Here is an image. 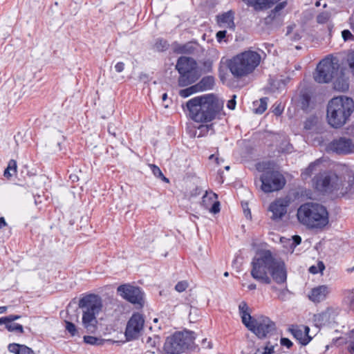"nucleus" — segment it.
Masks as SVG:
<instances>
[{"instance_id":"nucleus-27","label":"nucleus","mask_w":354,"mask_h":354,"mask_svg":"<svg viewBox=\"0 0 354 354\" xmlns=\"http://www.w3.org/2000/svg\"><path fill=\"white\" fill-rule=\"evenodd\" d=\"M287 6V2L286 1L280 2L278 3L274 8L271 10L269 18L272 19H274L281 15V11Z\"/></svg>"},{"instance_id":"nucleus-11","label":"nucleus","mask_w":354,"mask_h":354,"mask_svg":"<svg viewBox=\"0 0 354 354\" xmlns=\"http://www.w3.org/2000/svg\"><path fill=\"white\" fill-rule=\"evenodd\" d=\"M339 65L337 61L329 58L322 60L317 66L314 75L318 83H328L338 75Z\"/></svg>"},{"instance_id":"nucleus-24","label":"nucleus","mask_w":354,"mask_h":354,"mask_svg":"<svg viewBox=\"0 0 354 354\" xmlns=\"http://www.w3.org/2000/svg\"><path fill=\"white\" fill-rule=\"evenodd\" d=\"M321 163L320 160H317L314 162H312L309 166L301 173V177L304 180L310 177L314 171L319 170V165Z\"/></svg>"},{"instance_id":"nucleus-23","label":"nucleus","mask_w":354,"mask_h":354,"mask_svg":"<svg viewBox=\"0 0 354 354\" xmlns=\"http://www.w3.org/2000/svg\"><path fill=\"white\" fill-rule=\"evenodd\" d=\"M10 352L15 354H35L34 351L25 345L11 344L8 346Z\"/></svg>"},{"instance_id":"nucleus-10","label":"nucleus","mask_w":354,"mask_h":354,"mask_svg":"<svg viewBox=\"0 0 354 354\" xmlns=\"http://www.w3.org/2000/svg\"><path fill=\"white\" fill-rule=\"evenodd\" d=\"M176 68L180 75L178 79V84L180 86H185L194 83L201 75L197 68V63L193 58L180 57L178 59Z\"/></svg>"},{"instance_id":"nucleus-12","label":"nucleus","mask_w":354,"mask_h":354,"mask_svg":"<svg viewBox=\"0 0 354 354\" xmlns=\"http://www.w3.org/2000/svg\"><path fill=\"white\" fill-rule=\"evenodd\" d=\"M261 189L264 192L269 193L278 191L283 187L286 180L278 171H266L261 177Z\"/></svg>"},{"instance_id":"nucleus-53","label":"nucleus","mask_w":354,"mask_h":354,"mask_svg":"<svg viewBox=\"0 0 354 354\" xmlns=\"http://www.w3.org/2000/svg\"><path fill=\"white\" fill-rule=\"evenodd\" d=\"M108 131L110 134L113 135L114 137H116V132L113 124H110L109 125Z\"/></svg>"},{"instance_id":"nucleus-22","label":"nucleus","mask_w":354,"mask_h":354,"mask_svg":"<svg viewBox=\"0 0 354 354\" xmlns=\"http://www.w3.org/2000/svg\"><path fill=\"white\" fill-rule=\"evenodd\" d=\"M198 92L210 90L214 87V78L212 76H206L197 84H196Z\"/></svg>"},{"instance_id":"nucleus-44","label":"nucleus","mask_w":354,"mask_h":354,"mask_svg":"<svg viewBox=\"0 0 354 354\" xmlns=\"http://www.w3.org/2000/svg\"><path fill=\"white\" fill-rule=\"evenodd\" d=\"M212 125H201L198 127V130L200 131V133L198 136V137H201L205 135L211 128Z\"/></svg>"},{"instance_id":"nucleus-19","label":"nucleus","mask_w":354,"mask_h":354,"mask_svg":"<svg viewBox=\"0 0 354 354\" xmlns=\"http://www.w3.org/2000/svg\"><path fill=\"white\" fill-rule=\"evenodd\" d=\"M145 343L143 354H156L159 351L160 337L158 335L148 337Z\"/></svg>"},{"instance_id":"nucleus-62","label":"nucleus","mask_w":354,"mask_h":354,"mask_svg":"<svg viewBox=\"0 0 354 354\" xmlns=\"http://www.w3.org/2000/svg\"><path fill=\"white\" fill-rule=\"evenodd\" d=\"M244 213H245V215L246 217H248V216H251V213H250V211L249 209H244Z\"/></svg>"},{"instance_id":"nucleus-36","label":"nucleus","mask_w":354,"mask_h":354,"mask_svg":"<svg viewBox=\"0 0 354 354\" xmlns=\"http://www.w3.org/2000/svg\"><path fill=\"white\" fill-rule=\"evenodd\" d=\"M330 17L329 12L325 11L318 15L317 17V21L319 24H325L326 23Z\"/></svg>"},{"instance_id":"nucleus-38","label":"nucleus","mask_w":354,"mask_h":354,"mask_svg":"<svg viewBox=\"0 0 354 354\" xmlns=\"http://www.w3.org/2000/svg\"><path fill=\"white\" fill-rule=\"evenodd\" d=\"M168 44L165 40L159 39L155 44V48L159 51L165 50L167 48Z\"/></svg>"},{"instance_id":"nucleus-47","label":"nucleus","mask_w":354,"mask_h":354,"mask_svg":"<svg viewBox=\"0 0 354 354\" xmlns=\"http://www.w3.org/2000/svg\"><path fill=\"white\" fill-rule=\"evenodd\" d=\"M281 344L282 346L287 347L288 348H290L292 346V342L289 339L286 337H282L281 339Z\"/></svg>"},{"instance_id":"nucleus-39","label":"nucleus","mask_w":354,"mask_h":354,"mask_svg":"<svg viewBox=\"0 0 354 354\" xmlns=\"http://www.w3.org/2000/svg\"><path fill=\"white\" fill-rule=\"evenodd\" d=\"M346 62L349 66V68L351 70L352 73L354 74V51L350 52L346 57Z\"/></svg>"},{"instance_id":"nucleus-29","label":"nucleus","mask_w":354,"mask_h":354,"mask_svg":"<svg viewBox=\"0 0 354 354\" xmlns=\"http://www.w3.org/2000/svg\"><path fill=\"white\" fill-rule=\"evenodd\" d=\"M10 171H12L14 174L17 171V162L14 160H10L9 161L8 167L4 171V176L6 177L12 176L13 174L10 173Z\"/></svg>"},{"instance_id":"nucleus-41","label":"nucleus","mask_w":354,"mask_h":354,"mask_svg":"<svg viewBox=\"0 0 354 354\" xmlns=\"http://www.w3.org/2000/svg\"><path fill=\"white\" fill-rule=\"evenodd\" d=\"M274 353V346L268 344L265 346L264 351H262L260 349H258L255 354H272Z\"/></svg>"},{"instance_id":"nucleus-45","label":"nucleus","mask_w":354,"mask_h":354,"mask_svg":"<svg viewBox=\"0 0 354 354\" xmlns=\"http://www.w3.org/2000/svg\"><path fill=\"white\" fill-rule=\"evenodd\" d=\"M220 204L218 201H216V200L212 204V207L210 208V212L216 214L220 211Z\"/></svg>"},{"instance_id":"nucleus-33","label":"nucleus","mask_w":354,"mask_h":354,"mask_svg":"<svg viewBox=\"0 0 354 354\" xmlns=\"http://www.w3.org/2000/svg\"><path fill=\"white\" fill-rule=\"evenodd\" d=\"M65 328L66 330L71 335V336L78 335V331L74 324L68 321H65Z\"/></svg>"},{"instance_id":"nucleus-63","label":"nucleus","mask_w":354,"mask_h":354,"mask_svg":"<svg viewBox=\"0 0 354 354\" xmlns=\"http://www.w3.org/2000/svg\"><path fill=\"white\" fill-rule=\"evenodd\" d=\"M70 178L73 180V181H75L78 179V177L76 176V175H71L70 176Z\"/></svg>"},{"instance_id":"nucleus-20","label":"nucleus","mask_w":354,"mask_h":354,"mask_svg":"<svg viewBox=\"0 0 354 354\" xmlns=\"http://www.w3.org/2000/svg\"><path fill=\"white\" fill-rule=\"evenodd\" d=\"M218 22L220 26L227 28L229 29L234 28V13L228 11L218 17Z\"/></svg>"},{"instance_id":"nucleus-14","label":"nucleus","mask_w":354,"mask_h":354,"mask_svg":"<svg viewBox=\"0 0 354 354\" xmlns=\"http://www.w3.org/2000/svg\"><path fill=\"white\" fill-rule=\"evenodd\" d=\"M326 149L338 154H348L354 151V143L349 138L339 137L328 143Z\"/></svg>"},{"instance_id":"nucleus-32","label":"nucleus","mask_w":354,"mask_h":354,"mask_svg":"<svg viewBox=\"0 0 354 354\" xmlns=\"http://www.w3.org/2000/svg\"><path fill=\"white\" fill-rule=\"evenodd\" d=\"M318 122V118L316 116H310L306 119L304 122V128L306 129H311L314 126L317 124Z\"/></svg>"},{"instance_id":"nucleus-28","label":"nucleus","mask_w":354,"mask_h":354,"mask_svg":"<svg viewBox=\"0 0 354 354\" xmlns=\"http://www.w3.org/2000/svg\"><path fill=\"white\" fill-rule=\"evenodd\" d=\"M198 93L196 85L194 84L185 89H182L179 91V95L183 97H187L192 94Z\"/></svg>"},{"instance_id":"nucleus-13","label":"nucleus","mask_w":354,"mask_h":354,"mask_svg":"<svg viewBox=\"0 0 354 354\" xmlns=\"http://www.w3.org/2000/svg\"><path fill=\"white\" fill-rule=\"evenodd\" d=\"M118 292L129 302L138 304L140 307L143 306V292L139 288L124 284L118 288Z\"/></svg>"},{"instance_id":"nucleus-58","label":"nucleus","mask_w":354,"mask_h":354,"mask_svg":"<svg viewBox=\"0 0 354 354\" xmlns=\"http://www.w3.org/2000/svg\"><path fill=\"white\" fill-rule=\"evenodd\" d=\"M6 323H8V317H3L0 318V325L5 324L6 325Z\"/></svg>"},{"instance_id":"nucleus-64","label":"nucleus","mask_w":354,"mask_h":354,"mask_svg":"<svg viewBox=\"0 0 354 354\" xmlns=\"http://www.w3.org/2000/svg\"><path fill=\"white\" fill-rule=\"evenodd\" d=\"M160 178H161L163 181H165V182H166V183H169V179H168L167 178H166L163 174H162V176L160 177Z\"/></svg>"},{"instance_id":"nucleus-42","label":"nucleus","mask_w":354,"mask_h":354,"mask_svg":"<svg viewBox=\"0 0 354 354\" xmlns=\"http://www.w3.org/2000/svg\"><path fill=\"white\" fill-rule=\"evenodd\" d=\"M149 167L155 176L160 178L162 176L163 174L158 166L151 164Z\"/></svg>"},{"instance_id":"nucleus-61","label":"nucleus","mask_w":354,"mask_h":354,"mask_svg":"<svg viewBox=\"0 0 354 354\" xmlns=\"http://www.w3.org/2000/svg\"><path fill=\"white\" fill-rule=\"evenodd\" d=\"M7 307L6 306H0V314H3L4 313L6 312L7 310Z\"/></svg>"},{"instance_id":"nucleus-16","label":"nucleus","mask_w":354,"mask_h":354,"mask_svg":"<svg viewBox=\"0 0 354 354\" xmlns=\"http://www.w3.org/2000/svg\"><path fill=\"white\" fill-rule=\"evenodd\" d=\"M144 323V318L140 314H133L127 324L125 330L127 339L130 341L137 339L143 329Z\"/></svg>"},{"instance_id":"nucleus-5","label":"nucleus","mask_w":354,"mask_h":354,"mask_svg":"<svg viewBox=\"0 0 354 354\" xmlns=\"http://www.w3.org/2000/svg\"><path fill=\"white\" fill-rule=\"evenodd\" d=\"M297 217L299 223L309 228H322L328 223V213L322 205L306 203L297 209Z\"/></svg>"},{"instance_id":"nucleus-52","label":"nucleus","mask_w":354,"mask_h":354,"mask_svg":"<svg viewBox=\"0 0 354 354\" xmlns=\"http://www.w3.org/2000/svg\"><path fill=\"white\" fill-rule=\"evenodd\" d=\"M348 298L351 304L354 303V289L346 292Z\"/></svg>"},{"instance_id":"nucleus-25","label":"nucleus","mask_w":354,"mask_h":354,"mask_svg":"<svg viewBox=\"0 0 354 354\" xmlns=\"http://www.w3.org/2000/svg\"><path fill=\"white\" fill-rule=\"evenodd\" d=\"M268 100L267 97H263L260 99L259 101L254 102V113L257 114L263 113L267 109Z\"/></svg>"},{"instance_id":"nucleus-54","label":"nucleus","mask_w":354,"mask_h":354,"mask_svg":"<svg viewBox=\"0 0 354 354\" xmlns=\"http://www.w3.org/2000/svg\"><path fill=\"white\" fill-rule=\"evenodd\" d=\"M20 317H21V316H19V315H10L8 316V322L12 323V322L19 319Z\"/></svg>"},{"instance_id":"nucleus-6","label":"nucleus","mask_w":354,"mask_h":354,"mask_svg":"<svg viewBox=\"0 0 354 354\" xmlns=\"http://www.w3.org/2000/svg\"><path fill=\"white\" fill-rule=\"evenodd\" d=\"M239 310L243 324L259 338L268 337L274 332V323L268 317L261 316L253 318L250 315V308L245 301L240 303Z\"/></svg>"},{"instance_id":"nucleus-18","label":"nucleus","mask_w":354,"mask_h":354,"mask_svg":"<svg viewBox=\"0 0 354 354\" xmlns=\"http://www.w3.org/2000/svg\"><path fill=\"white\" fill-rule=\"evenodd\" d=\"M328 293L329 288L327 286H319L312 289L308 297L313 302H320L326 298Z\"/></svg>"},{"instance_id":"nucleus-17","label":"nucleus","mask_w":354,"mask_h":354,"mask_svg":"<svg viewBox=\"0 0 354 354\" xmlns=\"http://www.w3.org/2000/svg\"><path fill=\"white\" fill-rule=\"evenodd\" d=\"M290 330L293 336L303 345L308 344L312 339L308 335L310 329L308 326H293Z\"/></svg>"},{"instance_id":"nucleus-34","label":"nucleus","mask_w":354,"mask_h":354,"mask_svg":"<svg viewBox=\"0 0 354 354\" xmlns=\"http://www.w3.org/2000/svg\"><path fill=\"white\" fill-rule=\"evenodd\" d=\"M329 317H330V313L328 311L323 312V313L315 316V322L317 324L319 323V324H322V322L328 320Z\"/></svg>"},{"instance_id":"nucleus-60","label":"nucleus","mask_w":354,"mask_h":354,"mask_svg":"<svg viewBox=\"0 0 354 354\" xmlns=\"http://www.w3.org/2000/svg\"><path fill=\"white\" fill-rule=\"evenodd\" d=\"M257 288V285L255 283H251L248 285V288L249 290H254Z\"/></svg>"},{"instance_id":"nucleus-46","label":"nucleus","mask_w":354,"mask_h":354,"mask_svg":"<svg viewBox=\"0 0 354 354\" xmlns=\"http://www.w3.org/2000/svg\"><path fill=\"white\" fill-rule=\"evenodd\" d=\"M301 239L298 235H295L292 236V243L291 246L296 247L297 245H299L301 243Z\"/></svg>"},{"instance_id":"nucleus-7","label":"nucleus","mask_w":354,"mask_h":354,"mask_svg":"<svg viewBox=\"0 0 354 354\" xmlns=\"http://www.w3.org/2000/svg\"><path fill=\"white\" fill-rule=\"evenodd\" d=\"M78 306L82 311L84 327L88 332H94L97 328V316L102 308L101 297L95 294L85 295L80 299Z\"/></svg>"},{"instance_id":"nucleus-4","label":"nucleus","mask_w":354,"mask_h":354,"mask_svg":"<svg viewBox=\"0 0 354 354\" xmlns=\"http://www.w3.org/2000/svg\"><path fill=\"white\" fill-rule=\"evenodd\" d=\"M261 62V55L248 50L227 60V66L235 78H243L252 74Z\"/></svg>"},{"instance_id":"nucleus-3","label":"nucleus","mask_w":354,"mask_h":354,"mask_svg":"<svg viewBox=\"0 0 354 354\" xmlns=\"http://www.w3.org/2000/svg\"><path fill=\"white\" fill-rule=\"evenodd\" d=\"M354 112L352 98L341 95L332 98L328 103L326 120L328 124L335 129L343 127Z\"/></svg>"},{"instance_id":"nucleus-43","label":"nucleus","mask_w":354,"mask_h":354,"mask_svg":"<svg viewBox=\"0 0 354 354\" xmlns=\"http://www.w3.org/2000/svg\"><path fill=\"white\" fill-rule=\"evenodd\" d=\"M342 36L344 41L354 40V35L348 30H344Z\"/></svg>"},{"instance_id":"nucleus-26","label":"nucleus","mask_w":354,"mask_h":354,"mask_svg":"<svg viewBox=\"0 0 354 354\" xmlns=\"http://www.w3.org/2000/svg\"><path fill=\"white\" fill-rule=\"evenodd\" d=\"M217 195L214 193L206 192L205 194L203 196L201 204L206 208H208L210 205H212L214 201L216 199Z\"/></svg>"},{"instance_id":"nucleus-49","label":"nucleus","mask_w":354,"mask_h":354,"mask_svg":"<svg viewBox=\"0 0 354 354\" xmlns=\"http://www.w3.org/2000/svg\"><path fill=\"white\" fill-rule=\"evenodd\" d=\"M202 348H212V342L210 341H207V339H203L201 342Z\"/></svg>"},{"instance_id":"nucleus-8","label":"nucleus","mask_w":354,"mask_h":354,"mask_svg":"<svg viewBox=\"0 0 354 354\" xmlns=\"http://www.w3.org/2000/svg\"><path fill=\"white\" fill-rule=\"evenodd\" d=\"M195 337L191 331L176 332L167 337L162 347L164 354H182L193 348Z\"/></svg>"},{"instance_id":"nucleus-55","label":"nucleus","mask_w":354,"mask_h":354,"mask_svg":"<svg viewBox=\"0 0 354 354\" xmlns=\"http://www.w3.org/2000/svg\"><path fill=\"white\" fill-rule=\"evenodd\" d=\"M158 321L159 320H158V318L153 319V325L152 326H151V328H152L153 327L154 328H157L158 330H160L162 328V326L161 325H158Z\"/></svg>"},{"instance_id":"nucleus-15","label":"nucleus","mask_w":354,"mask_h":354,"mask_svg":"<svg viewBox=\"0 0 354 354\" xmlns=\"http://www.w3.org/2000/svg\"><path fill=\"white\" fill-rule=\"evenodd\" d=\"M290 203L288 198H279L272 202L268 207L270 219L275 222L281 221L287 213Z\"/></svg>"},{"instance_id":"nucleus-21","label":"nucleus","mask_w":354,"mask_h":354,"mask_svg":"<svg viewBox=\"0 0 354 354\" xmlns=\"http://www.w3.org/2000/svg\"><path fill=\"white\" fill-rule=\"evenodd\" d=\"M334 88L339 91H346L348 89V81L343 73L338 72V75L334 78Z\"/></svg>"},{"instance_id":"nucleus-51","label":"nucleus","mask_w":354,"mask_h":354,"mask_svg":"<svg viewBox=\"0 0 354 354\" xmlns=\"http://www.w3.org/2000/svg\"><path fill=\"white\" fill-rule=\"evenodd\" d=\"M124 68V64L123 62H118L115 65V69L118 73H121Z\"/></svg>"},{"instance_id":"nucleus-40","label":"nucleus","mask_w":354,"mask_h":354,"mask_svg":"<svg viewBox=\"0 0 354 354\" xmlns=\"http://www.w3.org/2000/svg\"><path fill=\"white\" fill-rule=\"evenodd\" d=\"M189 284L187 281H181L177 283L175 286V289L176 291L182 292L187 288Z\"/></svg>"},{"instance_id":"nucleus-2","label":"nucleus","mask_w":354,"mask_h":354,"mask_svg":"<svg viewBox=\"0 0 354 354\" xmlns=\"http://www.w3.org/2000/svg\"><path fill=\"white\" fill-rule=\"evenodd\" d=\"M223 106V100L213 93L195 97L186 103L189 116L197 122H211L225 115Z\"/></svg>"},{"instance_id":"nucleus-30","label":"nucleus","mask_w":354,"mask_h":354,"mask_svg":"<svg viewBox=\"0 0 354 354\" xmlns=\"http://www.w3.org/2000/svg\"><path fill=\"white\" fill-rule=\"evenodd\" d=\"M84 341L85 343L91 345H100L102 343V339L93 336L86 335L84 337Z\"/></svg>"},{"instance_id":"nucleus-1","label":"nucleus","mask_w":354,"mask_h":354,"mask_svg":"<svg viewBox=\"0 0 354 354\" xmlns=\"http://www.w3.org/2000/svg\"><path fill=\"white\" fill-rule=\"evenodd\" d=\"M252 277L265 284H283L287 281V268L283 260L277 258L269 250L257 252L251 261Z\"/></svg>"},{"instance_id":"nucleus-57","label":"nucleus","mask_w":354,"mask_h":354,"mask_svg":"<svg viewBox=\"0 0 354 354\" xmlns=\"http://www.w3.org/2000/svg\"><path fill=\"white\" fill-rule=\"evenodd\" d=\"M212 62L209 61H207L204 62V66L207 69V71H210L212 68Z\"/></svg>"},{"instance_id":"nucleus-48","label":"nucleus","mask_w":354,"mask_h":354,"mask_svg":"<svg viewBox=\"0 0 354 354\" xmlns=\"http://www.w3.org/2000/svg\"><path fill=\"white\" fill-rule=\"evenodd\" d=\"M236 95H233V98L227 102V106L230 110H234L236 107Z\"/></svg>"},{"instance_id":"nucleus-50","label":"nucleus","mask_w":354,"mask_h":354,"mask_svg":"<svg viewBox=\"0 0 354 354\" xmlns=\"http://www.w3.org/2000/svg\"><path fill=\"white\" fill-rule=\"evenodd\" d=\"M226 36V31L225 30H221L218 31L216 33V39L218 41L221 42L223 38H225Z\"/></svg>"},{"instance_id":"nucleus-35","label":"nucleus","mask_w":354,"mask_h":354,"mask_svg":"<svg viewBox=\"0 0 354 354\" xmlns=\"http://www.w3.org/2000/svg\"><path fill=\"white\" fill-rule=\"evenodd\" d=\"M329 317H330V313L328 311L323 312V313L315 316V322L317 324L319 323V324H322V322L328 320Z\"/></svg>"},{"instance_id":"nucleus-59","label":"nucleus","mask_w":354,"mask_h":354,"mask_svg":"<svg viewBox=\"0 0 354 354\" xmlns=\"http://www.w3.org/2000/svg\"><path fill=\"white\" fill-rule=\"evenodd\" d=\"M6 225V221L3 217L0 218V228H2L3 227Z\"/></svg>"},{"instance_id":"nucleus-37","label":"nucleus","mask_w":354,"mask_h":354,"mask_svg":"<svg viewBox=\"0 0 354 354\" xmlns=\"http://www.w3.org/2000/svg\"><path fill=\"white\" fill-rule=\"evenodd\" d=\"M325 268V266L322 262H319L318 266H312L309 268V272L312 274H317L319 272H322Z\"/></svg>"},{"instance_id":"nucleus-9","label":"nucleus","mask_w":354,"mask_h":354,"mask_svg":"<svg viewBox=\"0 0 354 354\" xmlns=\"http://www.w3.org/2000/svg\"><path fill=\"white\" fill-rule=\"evenodd\" d=\"M313 184L316 189L324 193L340 191V194H344L351 190L350 185L344 187L339 176L331 172L319 174L314 178Z\"/></svg>"},{"instance_id":"nucleus-56","label":"nucleus","mask_w":354,"mask_h":354,"mask_svg":"<svg viewBox=\"0 0 354 354\" xmlns=\"http://www.w3.org/2000/svg\"><path fill=\"white\" fill-rule=\"evenodd\" d=\"M283 109L280 106V105H278L273 111L274 114L276 115H279L282 113Z\"/></svg>"},{"instance_id":"nucleus-31","label":"nucleus","mask_w":354,"mask_h":354,"mask_svg":"<svg viewBox=\"0 0 354 354\" xmlns=\"http://www.w3.org/2000/svg\"><path fill=\"white\" fill-rule=\"evenodd\" d=\"M6 328L9 331H11V332L16 331V332H18L20 333H24L23 326L19 324L10 323V322L6 323Z\"/></svg>"}]
</instances>
